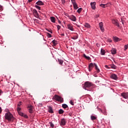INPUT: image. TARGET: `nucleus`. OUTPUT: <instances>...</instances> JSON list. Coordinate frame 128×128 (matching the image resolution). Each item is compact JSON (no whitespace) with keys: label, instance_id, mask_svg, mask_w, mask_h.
<instances>
[{"label":"nucleus","instance_id":"nucleus-53","mask_svg":"<svg viewBox=\"0 0 128 128\" xmlns=\"http://www.w3.org/2000/svg\"><path fill=\"white\" fill-rule=\"evenodd\" d=\"M61 36H64V34H61Z\"/></svg>","mask_w":128,"mask_h":128},{"label":"nucleus","instance_id":"nucleus-54","mask_svg":"<svg viewBox=\"0 0 128 128\" xmlns=\"http://www.w3.org/2000/svg\"><path fill=\"white\" fill-rule=\"evenodd\" d=\"M48 32H51V34L52 33V30H48Z\"/></svg>","mask_w":128,"mask_h":128},{"label":"nucleus","instance_id":"nucleus-44","mask_svg":"<svg viewBox=\"0 0 128 128\" xmlns=\"http://www.w3.org/2000/svg\"><path fill=\"white\" fill-rule=\"evenodd\" d=\"M20 106H22V102H20L18 104V107Z\"/></svg>","mask_w":128,"mask_h":128},{"label":"nucleus","instance_id":"nucleus-41","mask_svg":"<svg viewBox=\"0 0 128 128\" xmlns=\"http://www.w3.org/2000/svg\"><path fill=\"white\" fill-rule=\"evenodd\" d=\"M57 28H58V30H60V26L58 25L57 26Z\"/></svg>","mask_w":128,"mask_h":128},{"label":"nucleus","instance_id":"nucleus-11","mask_svg":"<svg viewBox=\"0 0 128 128\" xmlns=\"http://www.w3.org/2000/svg\"><path fill=\"white\" fill-rule=\"evenodd\" d=\"M121 96L124 98H128V93H122L121 94Z\"/></svg>","mask_w":128,"mask_h":128},{"label":"nucleus","instance_id":"nucleus-28","mask_svg":"<svg viewBox=\"0 0 128 128\" xmlns=\"http://www.w3.org/2000/svg\"><path fill=\"white\" fill-rule=\"evenodd\" d=\"M82 8H80L78 10L77 12L80 14V12H82Z\"/></svg>","mask_w":128,"mask_h":128},{"label":"nucleus","instance_id":"nucleus-24","mask_svg":"<svg viewBox=\"0 0 128 128\" xmlns=\"http://www.w3.org/2000/svg\"><path fill=\"white\" fill-rule=\"evenodd\" d=\"M106 54V51L104 49H101V54L102 56H104Z\"/></svg>","mask_w":128,"mask_h":128},{"label":"nucleus","instance_id":"nucleus-8","mask_svg":"<svg viewBox=\"0 0 128 128\" xmlns=\"http://www.w3.org/2000/svg\"><path fill=\"white\" fill-rule=\"evenodd\" d=\"M110 78H112V80H118V76L116 74H112L110 76Z\"/></svg>","mask_w":128,"mask_h":128},{"label":"nucleus","instance_id":"nucleus-30","mask_svg":"<svg viewBox=\"0 0 128 128\" xmlns=\"http://www.w3.org/2000/svg\"><path fill=\"white\" fill-rule=\"evenodd\" d=\"M91 120H96V118L94 116H91Z\"/></svg>","mask_w":128,"mask_h":128},{"label":"nucleus","instance_id":"nucleus-48","mask_svg":"<svg viewBox=\"0 0 128 128\" xmlns=\"http://www.w3.org/2000/svg\"><path fill=\"white\" fill-rule=\"evenodd\" d=\"M98 16H100L99 15H96V16H95V18H98Z\"/></svg>","mask_w":128,"mask_h":128},{"label":"nucleus","instance_id":"nucleus-32","mask_svg":"<svg viewBox=\"0 0 128 128\" xmlns=\"http://www.w3.org/2000/svg\"><path fill=\"white\" fill-rule=\"evenodd\" d=\"M78 36H74L72 38V40H77L78 38Z\"/></svg>","mask_w":128,"mask_h":128},{"label":"nucleus","instance_id":"nucleus-22","mask_svg":"<svg viewBox=\"0 0 128 128\" xmlns=\"http://www.w3.org/2000/svg\"><path fill=\"white\" fill-rule=\"evenodd\" d=\"M73 6L74 10H78V4H76V3L75 4H73Z\"/></svg>","mask_w":128,"mask_h":128},{"label":"nucleus","instance_id":"nucleus-1","mask_svg":"<svg viewBox=\"0 0 128 128\" xmlns=\"http://www.w3.org/2000/svg\"><path fill=\"white\" fill-rule=\"evenodd\" d=\"M96 86L92 82L87 81L83 84V88L86 90H88L90 92L92 88H94Z\"/></svg>","mask_w":128,"mask_h":128},{"label":"nucleus","instance_id":"nucleus-20","mask_svg":"<svg viewBox=\"0 0 128 128\" xmlns=\"http://www.w3.org/2000/svg\"><path fill=\"white\" fill-rule=\"evenodd\" d=\"M50 18L52 22H56V18L54 17H50Z\"/></svg>","mask_w":128,"mask_h":128},{"label":"nucleus","instance_id":"nucleus-26","mask_svg":"<svg viewBox=\"0 0 128 128\" xmlns=\"http://www.w3.org/2000/svg\"><path fill=\"white\" fill-rule=\"evenodd\" d=\"M62 107L63 108H68V105L66 104H62Z\"/></svg>","mask_w":128,"mask_h":128},{"label":"nucleus","instance_id":"nucleus-19","mask_svg":"<svg viewBox=\"0 0 128 128\" xmlns=\"http://www.w3.org/2000/svg\"><path fill=\"white\" fill-rule=\"evenodd\" d=\"M84 26H85V28H90V25L88 23H85Z\"/></svg>","mask_w":128,"mask_h":128},{"label":"nucleus","instance_id":"nucleus-31","mask_svg":"<svg viewBox=\"0 0 128 128\" xmlns=\"http://www.w3.org/2000/svg\"><path fill=\"white\" fill-rule=\"evenodd\" d=\"M49 124H50V126L52 128H54V123L52 122H50Z\"/></svg>","mask_w":128,"mask_h":128},{"label":"nucleus","instance_id":"nucleus-9","mask_svg":"<svg viewBox=\"0 0 128 128\" xmlns=\"http://www.w3.org/2000/svg\"><path fill=\"white\" fill-rule=\"evenodd\" d=\"M32 12L34 16L36 18H38V11H36V10H34Z\"/></svg>","mask_w":128,"mask_h":128},{"label":"nucleus","instance_id":"nucleus-12","mask_svg":"<svg viewBox=\"0 0 128 128\" xmlns=\"http://www.w3.org/2000/svg\"><path fill=\"white\" fill-rule=\"evenodd\" d=\"M60 126H66V120L64 118L61 120Z\"/></svg>","mask_w":128,"mask_h":128},{"label":"nucleus","instance_id":"nucleus-43","mask_svg":"<svg viewBox=\"0 0 128 128\" xmlns=\"http://www.w3.org/2000/svg\"><path fill=\"white\" fill-rule=\"evenodd\" d=\"M108 42H112V39L108 38Z\"/></svg>","mask_w":128,"mask_h":128},{"label":"nucleus","instance_id":"nucleus-7","mask_svg":"<svg viewBox=\"0 0 128 128\" xmlns=\"http://www.w3.org/2000/svg\"><path fill=\"white\" fill-rule=\"evenodd\" d=\"M99 26L102 32H104V24L102 23V22H100V23H99Z\"/></svg>","mask_w":128,"mask_h":128},{"label":"nucleus","instance_id":"nucleus-36","mask_svg":"<svg viewBox=\"0 0 128 128\" xmlns=\"http://www.w3.org/2000/svg\"><path fill=\"white\" fill-rule=\"evenodd\" d=\"M35 8H38V10H40V6H38L36 5Z\"/></svg>","mask_w":128,"mask_h":128},{"label":"nucleus","instance_id":"nucleus-40","mask_svg":"<svg viewBox=\"0 0 128 128\" xmlns=\"http://www.w3.org/2000/svg\"><path fill=\"white\" fill-rule=\"evenodd\" d=\"M115 26H120V24H118V21L115 23Z\"/></svg>","mask_w":128,"mask_h":128},{"label":"nucleus","instance_id":"nucleus-21","mask_svg":"<svg viewBox=\"0 0 128 128\" xmlns=\"http://www.w3.org/2000/svg\"><path fill=\"white\" fill-rule=\"evenodd\" d=\"M110 68H113V70L116 69V66L114 64L110 65Z\"/></svg>","mask_w":128,"mask_h":128},{"label":"nucleus","instance_id":"nucleus-27","mask_svg":"<svg viewBox=\"0 0 128 128\" xmlns=\"http://www.w3.org/2000/svg\"><path fill=\"white\" fill-rule=\"evenodd\" d=\"M58 62L60 64H62L64 62V60H60V59H58Z\"/></svg>","mask_w":128,"mask_h":128},{"label":"nucleus","instance_id":"nucleus-45","mask_svg":"<svg viewBox=\"0 0 128 128\" xmlns=\"http://www.w3.org/2000/svg\"><path fill=\"white\" fill-rule=\"evenodd\" d=\"M38 106H42V103H39Z\"/></svg>","mask_w":128,"mask_h":128},{"label":"nucleus","instance_id":"nucleus-2","mask_svg":"<svg viewBox=\"0 0 128 128\" xmlns=\"http://www.w3.org/2000/svg\"><path fill=\"white\" fill-rule=\"evenodd\" d=\"M5 118L7 120H8V122H11V120H14V116H12V114L10 112H8L5 114Z\"/></svg>","mask_w":128,"mask_h":128},{"label":"nucleus","instance_id":"nucleus-18","mask_svg":"<svg viewBox=\"0 0 128 128\" xmlns=\"http://www.w3.org/2000/svg\"><path fill=\"white\" fill-rule=\"evenodd\" d=\"M20 116H24V118H28V116L26 115L22 112H20Z\"/></svg>","mask_w":128,"mask_h":128},{"label":"nucleus","instance_id":"nucleus-10","mask_svg":"<svg viewBox=\"0 0 128 128\" xmlns=\"http://www.w3.org/2000/svg\"><path fill=\"white\" fill-rule=\"evenodd\" d=\"M96 2H93L90 3V6L92 7V10H96Z\"/></svg>","mask_w":128,"mask_h":128},{"label":"nucleus","instance_id":"nucleus-52","mask_svg":"<svg viewBox=\"0 0 128 128\" xmlns=\"http://www.w3.org/2000/svg\"><path fill=\"white\" fill-rule=\"evenodd\" d=\"M2 94V91L1 90H0V94Z\"/></svg>","mask_w":128,"mask_h":128},{"label":"nucleus","instance_id":"nucleus-51","mask_svg":"<svg viewBox=\"0 0 128 128\" xmlns=\"http://www.w3.org/2000/svg\"><path fill=\"white\" fill-rule=\"evenodd\" d=\"M33 0H28V2H32Z\"/></svg>","mask_w":128,"mask_h":128},{"label":"nucleus","instance_id":"nucleus-39","mask_svg":"<svg viewBox=\"0 0 128 128\" xmlns=\"http://www.w3.org/2000/svg\"><path fill=\"white\" fill-rule=\"evenodd\" d=\"M4 10V7H2V6L0 5V12H2Z\"/></svg>","mask_w":128,"mask_h":128},{"label":"nucleus","instance_id":"nucleus-46","mask_svg":"<svg viewBox=\"0 0 128 128\" xmlns=\"http://www.w3.org/2000/svg\"><path fill=\"white\" fill-rule=\"evenodd\" d=\"M105 67L106 68H110L108 67V66L106 65L105 66Z\"/></svg>","mask_w":128,"mask_h":128},{"label":"nucleus","instance_id":"nucleus-34","mask_svg":"<svg viewBox=\"0 0 128 128\" xmlns=\"http://www.w3.org/2000/svg\"><path fill=\"white\" fill-rule=\"evenodd\" d=\"M106 4H100V6H101L102 8H106Z\"/></svg>","mask_w":128,"mask_h":128},{"label":"nucleus","instance_id":"nucleus-55","mask_svg":"<svg viewBox=\"0 0 128 128\" xmlns=\"http://www.w3.org/2000/svg\"><path fill=\"white\" fill-rule=\"evenodd\" d=\"M58 22L59 24H60V20H58Z\"/></svg>","mask_w":128,"mask_h":128},{"label":"nucleus","instance_id":"nucleus-56","mask_svg":"<svg viewBox=\"0 0 128 128\" xmlns=\"http://www.w3.org/2000/svg\"><path fill=\"white\" fill-rule=\"evenodd\" d=\"M122 24H124V22H122Z\"/></svg>","mask_w":128,"mask_h":128},{"label":"nucleus","instance_id":"nucleus-25","mask_svg":"<svg viewBox=\"0 0 128 128\" xmlns=\"http://www.w3.org/2000/svg\"><path fill=\"white\" fill-rule=\"evenodd\" d=\"M64 110H62V109H60L58 110V114H64Z\"/></svg>","mask_w":128,"mask_h":128},{"label":"nucleus","instance_id":"nucleus-23","mask_svg":"<svg viewBox=\"0 0 128 128\" xmlns=\"http://www.w3.org/2000/svg\"><path fill=\"white\" fill-rule=\"evenodd\" d=\"M114 42H118V40H120V38L116 36L114 37Z\"/></svg>","mask_w":128,"mask_h":128},{"label":"nucleus","instance_id":"nucleus-5","mask_svg":"<svg viewBox=\"0 0 128 128\" xmlns=\"http://www.w3.org/2000/svg\"><path fill=\"white\" fill-rule=\"evenodd\" d=\"M28 108L29 110L30 114H32V112H34V106H32L28 105Z\"/></svg>","mask_w":128,"mask_h":128},{"label":"nucleus","instance_id":"nucleus-37","mask_svg":"<svg viewBox=\"0 0 128 128\" xmlns=\"http://www.w3.org/2000/svg\"><path fill=\"white\" fill-rule=\"evenodd\" d=\"M117 22H118V20H112V24H115Z\"/></svg>","mask_w":128,"mask_h":128},{"label":"nucleus","instance_id":"nucleus-14","mask_svg":"<svg viewBox=\"0 0 128 128\" xmlns=\"http://www.w3.org/2000/svg\"><path fill=\"white\" fill-rule=\"evenodd\" d=\"M48 112H50V114H54V110H52V106H48Z\"/></svg>","mask_w":128,"mask_h":128},{"label":"nucleus","instance_id":"nucleus-38","mask_svg":"<svg viewBox=\"0 0 128 128\" xmlns=\"http://www.w3.org/2000/svg\"><path fill=\"white\" fill-rule=\"evenodd\" d=\"M71 2L72 4H76V0H71Z\"/></svg>","mask_w":128,"mask_h":128},{"label":"nucleus","instance_id":"nucleus-50","mask_svg":"<svg viewBox=\"0 0 128 128\" xmlns=\"http://www.w3.org/2000/svg\"><path fill=\"white\" fill-rule=\"evenodd\" d=\"M2 108L0 107V114H2Z\"/></svg>","mask_w":128,"mask_h":128},{"label":"nucleus","instance_id":"nucleus-16","mask_svg":"<svg viewBox=\"0 0 128 128\" xmlns=\"http://www.w3.org/2000/svg\"><path fill=\"white\" fill-rule=\"evenodd\" d=\"M52 43L53 44L54 46H56V44H58V41L56 40H53L52 42Z\"/></svg>","mask_w":128,"mask_h":128},{"label":"nucleus","instance_id":"nucleus-17","mask_svg":"<svg viewBox=\"0 0 128 128\" xmlns=\"http://www.w3.org/2000/svg\"><path fill=\"white\" fill-rule=\"evenodd\" d=\"M111 52L112 54H116V50L115 48L112 49L111 50Z\"/></svg>","mask_w":128,"mask_h":128},{"label":"nucleus","instance_id":"nucleus-6","mask_svg":"<svg viewBox=\"0 0 128 128\" xmlns=\"http://www.w3.org/2000/svg\"><path fill=\"white\" fill-rule=\"evenodd\" d=\"M68 18L72 22H76V18L74 15L68 16Z\"/></svg>","mask_w":128,"mask_h":128},{"label":"nucleus","instance_id":"nucleus-35","mask_svg":"<svg viewBox=\"0 0 128 128\" xmlns=\"http://www.w3.org/2000/svg\"><path fill=\"white\" fill-rule=\"evenodd\" d=\"M124 50H128V45L126 44V45H125L124 46Z\"/></svg>","mask_w":128,"mask_h":128},{"label":"nucleus","instance_id":"nucleus-33","mask_svg":"<svg viewBox=\"0 0 128 128\" xmlns=\"http://www.w3.org/2000/svg\"><path fill=\"white\" fill-rule=\"evenodd\" d=\"M84 58H86L87 60H90V58L89 56H87L86 54H84Z\"/></svg>","mask_w":128,"mask_h":128},{"label":"nucleus","instance_id":"nucleus-49","mask_svg":"<svg viewBox=\"0 0 128 128\" xmlns=\"http://www.w3.org/2000/svg\"><path fill=\"white\" fill-rule=\"evenodd\" d=\"M62 4H64V2H66V0H62Z\"/></svg>","mask_w":128,"mask_h":128},{"label":"nucleus","instance_id":"nucleus-42","mask_svg":"<svg viewBox=\"0 0 128 128\" xmlns=\"http://www.w3.org/2000/svg\"><path fill=\"white\" fill-rule=\"evenodd\" d=\"M70 104H72V106H74V101H72V100L70 101Z\"/></svg>","mask_w":128,"mask_h":128},{"label":"nucleus","instance_id":"nucleus-13","mask_svg":"<svg viewBox=\"0 0 128 128\" xmlns=\"http://www.w3.org/2000/svg\"><path fill=\"white\" fill-rule=\"evenodd\" d=\"M68 30L74 32V28H72V24H68L67 26Z\"/></svg>","mask_w":128,"mask_h":128},{"label":"nucleus","instance_id":"nucleus-3","mask_svg":"<svg viewBox=\"0 0 128 128\" xmlns=\"http://www.w3.org/2000/svg\"><path fill=\"white\" fill-rule=\"evenodd\" d=\"M95 66L96 70H97V72H100V69L98 67V65H96L95 63L92 64L90 63L88 66V70L89 72H91L92 70V68Z\"/></svg>","mask_w":128,"mask_h":128},{"label":"nucleus","instance_id":"nucleus-4","mask_svg":"<svg viewBox=\"0 0 128 128\" xmlns=\"http://www.w3.org/2000/svg\"><path fill=\"white\" fill-rule=\"evenodd\" d=\"M54 98L57 102H64V98L58 95H54Z\"/></svg>","mask_w":128,"mask_h":128},{"label":"nucleus","instance_id":"nucleus-47","mask_svg":"<svg viewBox=\"0 0 128 128\" xmlns=\"http://www.w3.org/2000/svg\"><path fill=\"white\" fill-rule=\"evenodd\" d=\"M48 36L49 38H52V34H50V33L48 34Z\"/></svg>","mask_w":128,"mask_h":128},{"label":"nucleus","instance_id":"nucleus-29","mask_svg":"<svg viewBox=\"0 0 128 128\" xmlns=\"http://www.w3.org/2000/svg\"><path fill=\"white\" fill-rule=\"evenodd\" d=\"M20 110H21L20 108V107L17 108V111L18 112V113L19 114H20V112H20Z\"/></svg>","mask_w":128,"mask_h":128},{"label":"nucleus","instance_id":"nucleus-15","mask_svg":"<svg viewBox=\"0 0 128 128\" xmlns=\"http://www.w3.org/2000/svg\"><path fill=\"white\" fill-rule=\"evenodd\" d=\"M36 4L38 6H44V4L41 0H38V2H36Z\"/></svg>","mask_w":128,"mask_h":128}]
</instances>
